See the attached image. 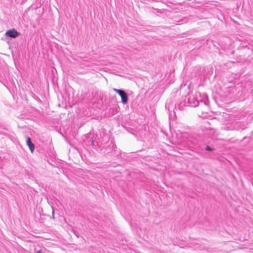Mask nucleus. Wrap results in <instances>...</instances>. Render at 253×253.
<instances>
[{"instance_id": "20e7f679", "label": "nucleus", "mask_w": 253, "mask_h": 253, "mask_svg": "<svg viewBox=\"0 0 253 253\" xmlns=\"http://www.w3.org/2000/svg\"><path fill=\"white\" fill-rule=\"evenodd\" d=\"M206 149L208 151H213V149L211 148L210 146H207L206 147Z\"/></svg>"}, {"instance_id": "f03ea898", "label": "nucleus", "mask_w": 253, "mask_h": 253, "mask_svg": "<svg viewBox=\"0 0 253 253\" xmlns=\"http://www.w3.org/2000/svg\"><path fill=\"white\" fill-rule=\"evenodd\" d=\"M5 35L9 37L15 38L20 35V33L14 29L9 30L5 33Z\"/></svg>"}, {"instance_id": "7ed1b4c3", "label": "nucleus", "mask_w": 253, "mask_h": 253, "mask_svg": "<svg viewBox=\"0 0 253 253\" xmlns=\"http://www.w3.org/2000/svg\"><path fill=\"white\" fill-rule=\"evenodd\" d=\"M27 144L31 150V152L33 153L35 149L34 144L31 142V139L28 137L27 139Z\"/></svg>"}, {"instance_id": "f257e3e1", "label": "nucleus", "mask_w": 253, "mask_h": 253, "mask_svg": "<svg viewBox=\"0 0 253 253\" xmlns=\"http://www.w3.org/2000/svg\"><path fill=\"white\" fill-rule=\"evenodd\" d=\"M113 90L121 96L122 102L124 104L127 103L128 97L127 94L125 92V91L117 88H113Z\"/></svg>"}]
</instances>
